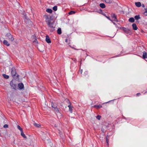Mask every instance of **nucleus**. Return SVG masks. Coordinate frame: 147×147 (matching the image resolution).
I'll list each match as a JSON object with an SVG mask.
<instances>
[{"mask_svg": "<svg viewBox=\"0 0 147 147\" xmlns=\"http://www.w3.org/2000/svg\"><path fill=\"white\" fill-rule=\"evenodd\" d=\"M49 27L50 28V30L51 32H53L55 30V26H53V23L51 22V21H48V23H47Z\"/></svg>", "mask_w": 147, "mask_h": 147, "instance_id": "f257e3e1", "label": "nucleus"}, {"mask_svg": "<svg viewBox=\"0 0 147 147\" xmlns=\"http://www.w3.org/2000/svg\"><path fill=\"white\" fill-rule=\"evenodd\" d=\"M6 36L7 37V39H8L10 41H12L14 40V38L12 36L10 33H7L6 34Z\"/></svg>", "mask_w": 147, "mask_h": 147, "instance_id": "f03ea898", "label": "nucleus"}, {"mask_svg": "<svg viewBox=\"0 0 147 147\" xmlns=\"http://www.w3.org/2000/svg\"><path fill=\"white\" fill-rule=\"evenodd\" d=\"M122 30L125 32L127 34H129L131 32V31L129 29L127 28H125V27L122 28Z\"/></svg>", "mask_w": 147, "mask_h": 147, "instance_id": "7ed1b4c3", "label": "nucleus"}, {"mask_svg": "<svg viewBox=\"0 0 147 147\" xmlns=\"http://www.w3.org/2000/svg\"><path fill=\"white\" fill-rule=\"evenodd\" d=\"M44 17L45 19L46 22L47 23H48V21H49V22L51 21V17L49 18L48 15H45L44 16Z\"/></svg>", "mask_w": 147, "mask_h": 147, "instance_id": "20e7f679", "label": "nucleus"}, {"mask_svg": "<svg viewBox=\"0 0 147 147\" xmlns=\"http://www.w3.org/2000/svg\"><path fill=\"white\" fill-rule=\"evenodd\" d=\"M11 74L12 76H15L16 73V69L14 67H12L11 69Z\"/></svg>", "mask_w": 147, "mask_h": 147, "instance_id": "39448f33", "label": "nucleus"}, {"mask_svg": "<svg viewBox=\"0 0 147 147\" xmlns=\"http://www.w3.org/2000/svg\"><path fill=\"white\" fill-rule=\"evenodd\" d=\"M10 85L11 88L15 90L16 89L17 85L14 84L12 81H11L10 82Z\"/></svg>", "mask_w": 147, "mask_h": 147, "instance_id": "423d86ee", "label": "nucleus"}, {"mask_svg": "<svg viewBox=\"0 0 147 147\" xmlns=\"http://www.w3.org/2000/svg\"><path fill=\"white\" fill-rule=\"evenodd\" d=\"M111 15L112 18L113 19V20L114 21L116 22H118V20L117 19V16L115 14V13H112Z\"/></svg>", "mask_w": 147, "mask_h": 147, "instance_id": "0eeeda50", "label": "nucleus"}, {"mask_svg": "<svg viewBox=\"0 0 147 147\" xmlns=\"http://www.w3.org/2000/svg\"><path fill=\"white\" fill-rule=\"evenodd\" d=\"M51 107L54 108L55 110L57 112H59V111L58 109L57 108V107L56 106L54 105L53 103L52 102L51 103Z\"/></svg>", "mask_w": 147, "mask_h": 147, "instance_id": "6e6552de", "label": "nucleus"}, {"mask_svg": "<svg viewBox=\"0 0 147 147\" xmlns=\"http://www.w3.org/2000/svg\"><path fill=\"white\" fill-rule=\"evenodd\" d=\"M46 41L48 43H51V41L48 35H47L46 36Z\"/></svg>", "mask_w": 147, "mask_h": 147, "instance_id": "1a4fd4ad", "label": "nucleus"}, {"mask_svg": "<svg viewBox=\"0 0 147 147\" xmlns=\"http://www.w3.org/2000/svg\"><path fill=\"white\" fill-rule=\"evenodd\" d=\"M19 88L20 89H22L24 88V84L22 83H19L18 84Z\"/></svg>", "mask_w": 147, "mask_h": 147, "instance_id": "9d476101", "label": "nucleus"}, {"mask_svg": "<svg viewBox=\"0 0 147 147\" xmlns=\"http://www.w3.org/2000/svg\"><path fill=\"white\" fill-rule=\"evenodd\" d=\"M132 27L133 29L134 30H136L138 29V27L137 26V25L136 24L134 23L132 25Z\"/></svg>", "mask_w": 147, "mask_h": 147, "instance_id": "9b49d317", "label": "nucleus"}, {"mask_svg": "<svg viewBox=\"0 0 147 147\" xmlns=\"http://www.w3.org/2000/svg\"><path fill=\"white\" fill-rule=\"evenodd\" d=\"M143 57L144 59L147 58V54L146 52L144 51L143 52Z\"/></svg>", "mask_w": 147, "mask_h": 147, "instance_id": "f8f14e48", "label": "nucleus"}, {"mask_svg": "<svg viewBox=\"0 0 147 147\" xmlns=\"http://www.w3.org/2000/svg\"><path fill=\"white\" fill-rule=\"evenodd\" d=\"M135 5L136 6L138 7H140L141 6V4L140 2H135Z\"/></svg>", "mask_w": 147, "mask_h": 147, "instance_id": "ddd939ff", "label": "nucleus"}, {"mask_svg": "<svg viewBox=\"0 0 147 147\" xmlns=\"http://www.w3.org/2000/svg\"><path fill=\"white\" fill-rule=\"evenodd\" d=\"M68 107L69 108V111L71 113H72L73 112V109L72 108H73V107H72L71 106L70 104L69 105H68Z\"/></svg>", "mask_w": 147, "mask_h": 147, "instance_id": "4468645a", "label": "nucleus"}, {"mask_svg": "<svg viewBox=\"0 0 147 147\" xmlns=\"http://www.w3.org/2000/svg\"><path fill=\"white\" fill-rule=\"evenodd\" d=\"M3 43L4 44L6 45L7 46H9L10 45L9 44L6 40H4L3 41Z\"/></svg>", "mask_w": 147, "mask_h": 147, "instance_id": "2eb2a0df", "label": "nucleus"}, {"mask_svg": "<svg viewBox=\"0 0 147 147\" xmlns=\"http://www.w3.org/2000/svg\"><path fill=\"white\" fill-rule=\"evenodd\" d=\"M92 107L96 108V109H100L102 107V106L101 105H95Z\"/></svg>", "mask_w": 147, "mask_h": 147, "instance_id": "dca6fc26", "label": "nucleus"}, {"mask_svg": "<svg viewBox=\"0 0 147 147\" xmlns=\"http://www.w3.org/2000/svg\"><path fill=\"white\" fill-rule=\"evenodd\" d=\"M47 147H54V146H53V144L50 142L47 144Z\"/></svg>", "mask_w": 147, "mask_h": 147, "instance_id": "f3484780", "label": "nucleus"}, {"mask_svg": "<svg viewBox=\"0 0 147 147\" xmlns=\"http://www.w3.org/2000/svg\"><path fill=\"white\" fill-rule=\"evenodd\" d=\"M99 6L102 8H104L105 7V5L104 3H100L99 5Z\"/></svg>", "mask_w": 147, "mask_h": 147, "instance_id": "a211bd4d", "label": "nucleus"}, {"mask_svg": "<svg viewBox=\"0 0 147 147\" xmlns=\"http://www.w3.org/2000/svg\"><path fill=\"white\" fill-rule=\"evenodd\" d=\"M129 21L130 22H134L135 20L133 18H131L129 19Z\"/></svg>", "mask_w": 147, "mask_h": 147, "instance_id": "6ab92c4d", "label": "nucleus"}, {"mask_svg": "<svg viewBox=\"0 0 147 147\" xmlns=\"http://www.w3.org/2000/svg\"><path fill=\"white\" fill-rule=\"evenodd\" d=\"M46 11L49 13H51L52 12V10L50 9H47L46 10Z\"/></svg>", "mask_w": 147, "mask_h": 147, "instance_id": "aec40b11", "label": "nucleus"}, {"mask_svg": "<svg viewBox=\"0 0 147 147\" xmlns=\"http://www.w3.org/2000/svg\"><path fill=\"white\" fill-rule=\"evenodd\" d=\"M21 136H22L24 138H26V136L25 134L24 133L23 131H22L21 132Z\"/></svg>", "mask_w": 147, "mask_h": 147, "instance_id": "412c9836", "label": "nucleus"}, {"mask_svg": "<svg viewBox=\"0 0 147 147\" xmlns=\"http://www.w3.org/2000/svg\"><path fill=\"white\" fill-rule=\"evenodd\" d=\"M33 125L37 127H39L40 126V124L36 123H34Z\"/></svg>", "mask_w": 147, "mask_h": 147, "instance_id": "4be33fe9", "label": "nucleus"}, {"mask_svg": "<svg viewBox=\"0 0 147 147\" xmlns=\"http://www.w3.org/2000/svg\"><path fill=\"white\" fill-rule=\"evenodd\" d=\"M57 33L59 34H60L61 33V30L60 28H59L57 30Z\"/></svg>", "mask_w": 147, "mask_h": 147, "instance_id": "5701e85b", "label": "nucleus"}, {"mask_svg": "<svg viewBox=\"0 0 147 147\" xmlns=\"http://www.w3.org/2000/svg\"><path fill=\"white\" fill-rule=\"evenodd\" d=\"M134 18L136 20H138L140 18L139 15H136L134 17Z\"/></svg>", "mask_w": 147, "mask_h": 147, "instance_id": "b1692460", "label": "nucleus"}, {"mask_svg": "<svg viewBox=\"0 0 147 147\" xmlns=\"http://www.w3.org/2000/svg\"><path fill=\"white\" fill-rule=\"evenodd\" d=\"M3 76L4 78L5 79H7L9 78V76L5 74H3Z\"/></svg>", "mask_w": 147, "mask_h": 147, "instance_id": "393cba45", "label": "nucleus"}, {"mask_svg": "<svg viewBox=\"0 0 147 147\" xmlns=\"http://www.w3.org/2000/svg\"><path fill=\"white\" fill-rule=\"evenodd\" d=\"M17 128L21 132L23 131L22 129L21 128L19 125H17Z\"/></svg>", "mask_w": 147, "mask_h": 147, "instance_id": "a878e982", "label": "nucleus"}, {"mask_svg": "<svg viewBox=\"0 0 147 147\" xmlns=\"http://www.w3.org/2000/svg\"><path fill=\"white\" fill-rule=\"evenodd\" d=\"M53 9L54 11H56L57 10V6H54L53 8Z\"/></svg>", "mask_w": 147, "mask_h": 147, "instance_id": "bb28decb", "label": "nucleus"}, {"mask_svg": "<svg viewBox=\"0 0 147 147\" xmlns=\"http://www.w3.org/2000/svg\"><path fill=\"white\" fill-rule=\"evenodd\" d=\"M75 12L73 11H71L69 13V15L73 14L75 13Z\"/></svg>", "mask_w": 147, "mask_h": 147, "instance_id": "cd10ccee", "label": "nucleus"}, {"mask_svg": "<svg viewBox=\"0 0 147 147\" xmlns=\"http://www.w3.org/2000/svg\"><path fill=\"white\" fill-rule=\"evenodd\" d=\"M108 136H107L106 138V142L107 143V145H109V139H108Z\"/></svg>", "mask_w": 147, "mask_h": 147, "instance_id": "c85d7f7f", "label": "nucleus"}, {"mask_svg": "<svg viewBox=\"0 0 147 147\" xmlns=\"http://www.w3.org/2000/svg\"><path fill=\"white\" fill-rule=\"evenodd\" d=\"M103 15L108 19H109V20H110L111 21H112L110 19V18L109 17L106 16L105 14H104Z\"/></svg>", "mask_w": 147, "mask_h": 147, "instance_id": "c756f323", "label": "nucleus"}, {"mask_svg": "<svg viewBox=\"0 0 147 147\" xmlns=\"http://www.w3.org/2000/svg\"><path fill=\"white\" fill-rule=\"evenodd\" d=\"M96 118L98 120H100V118L101 117L99 115H97V116L96 117Z\"/></svg>", "mask_w": 147, "mask_h": 147, "instance_id": "7c9ffc66", "label": "nucleus"}, {"mask_svg": "<svg viewBox=\"0 0 147 147\" xmlns=\"http://www.w3.org/2000/svg\"><path fill=\"white\" fill-rule=\"evenodd\" d=\"M145 11L144 12V14L146 16H147V9H145Z\"/></svg>", "mask_w": 147, "mask_h": 147, "instance_id": "2f4dec72", "label": "nucleus"}, {"mask_svg": "<svg viewBox=\"0 0 147 147\" xmlns=\"http://www.w3.org/2000/svg\"><path fill=\"white\" fill-rule=\"evenodd\" d=\"M105 2L107 3H110V0H105Z\"/></svg>", "mask_w": 147, "mask_h": 147, "instance_id": "473e14b6", "label": "nucleus"}, {"mask_svg": "<svg viewBox=\"0 0 147 147\" xmlns=\"http://www.w3.org/2000/svg\"><path fill=\"white\" fill-rule=\"evenodd\" d=\"M25 19L28 21H30V20L26 16H24Z\"/></svg>", "mask_w": 147, "mask_h": 147, "instance_id": "72a5a7b5", "label": "nucleus"}, {"mask_svg": "<svg viewBox=\"0 0 147 147\" xmlns=\"http://www.w3.org/2000/svg\"><path fill=\"white\" fill-rule=\"evenodd\" d=\"M3 127L4 128H7L8 127V125L7 124H5L3 126Z\"/></svg>", "mask_w": 147, "mask_h": 147, "instance_id": "f704fd0d", "label": "nucleus"}, {"mask_svg": "<svg viewBox=\"0 0 147 147\" xmlns=\"http://www.w3.org/2000/svg\"><path fill=\"white\" fill-rule=\"evenodd\" d=\"M140 95V94L138 93L137 94L136 96H139Z\"/></svg>", "mask_w": 147, "mask_h": 147, "instance_id": "c9c22d12", "label": "nucleus"}, {"mask_svg": "<svg viewBox=\"0 0 147 147\" xmlns=\"http://www.w3.org/2000/svg\"><path fill=\"white\" fill-rule=\"evenodd\" d=\"M82 70H81L80 71V73L81 74H82Z\"/></svg>", "mask_w": 147, "mask_h": 147, "instance_id": "e433bc0d", "label": "nucleus"}, {"mask_svg": "<svg viewBox=\"0 0 147 147\" xmlns=\"http://www.w3.org/2000/svg\"><path fill=\"white\" fill-rule=\"evenodd\" d=\"M142 6L143 7H145V5H144V4H142Z\"/></svg>", "mask_w": 147, "mask_h": 147, "instance_id": "4c0bfd02", "label": "nucleus"}, {"mask_svg": "<svg viewBox=\"0 0 147 147\" xmlns=\"http://www.w3.org/2000/svg\"><path fill=\"white\" fill-rule=\"evenodd\" d=\"M67 39H66L65 40V42H67Z\"/></svg>", "mask_w": 147, "mask_h": 147, "instance_id": "58836bf2", "label": "nucleus"}, {"mask_svg": "<svg viewBox=\"0 0 147 147\" xmlns=\"http://www.w3.org/2000/svg\"><path fill=\"white\" fill-rule=\"evenodd\" d=\"M55 127H57V126L56 125H55Z\"/></svg>", "mask_w": 147, "mask_h": 147, "instance_id": "ea45409f", "label": "nucleus"}, {"mask_svg": "<svg viewBox=\"0 0 147 147\" xmlns=\"http://www.w3.org/2000/svg\"><path fill=\"white\" fill-rule=\"evenodd\" d=\"M100 10L101 11H102V10H101V9H100Z\"/></svg>", "mask_w": 147, "mask_h": 147, "instance_id": "a19ab883", "label": "nucleus"}, {"mask_svg": "<svg viewBox=\"0 0 147 147\" xmlns=\"http://www.w3.org/2000/svg\"><path fill=\"white\" fill-rule=\"evenodd\" d=\"M113 24H115L114 23H113Z\"/></svg>", "mask_w": 147, "mask_h": 147, "instance_id": "79ce46f5", "label": "nucleus"}, {"mask_svg": "<svg viewBox=\"0 0 147 147\" xmlns=\"http://www.w3.org/2000/svg\"><path fill=\"white\" fill-rule=\"evenodd\" d=\"M146 92H147H147H146L145 93H146Z\"/></svg>", "mask_w": 147, "mask_h": 147, "instance_id": "37998d69", "label": "nucleus"}]
</instances>
